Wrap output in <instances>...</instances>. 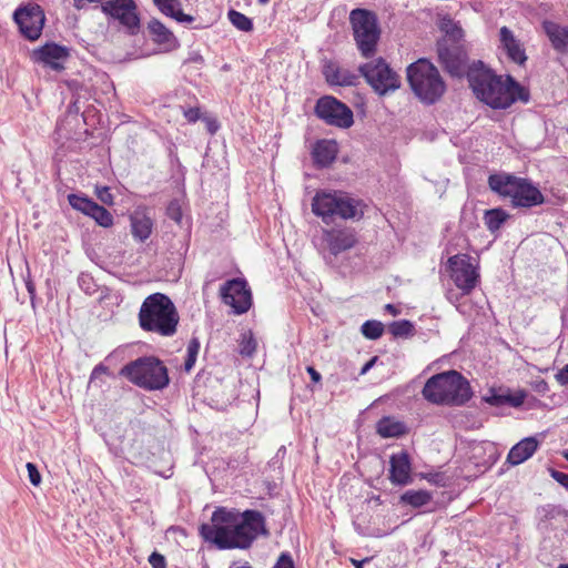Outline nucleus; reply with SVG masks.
<instances>
[{
    "instance_id": "1",
    "label": "nucleus",
    "mask_w": 568,
    "mask_h": 568,
    "mask_svg": "<svg viewBox=\"0 0 568 568\" xmlns=\"http://www.w3.org/2000/svg\"><path fill=\"white\" fill-rule=\"evenodd\" d=\"M205 541L219 549H247L260 535H267L264 516L257 510H226L219 508L211 523L200 527Z\"/></svg>"
},
{
    "instance_id": "2",
    "label": "nucleus",
    "mask_w": 568,
    "mask_h": 568,
    "mask_svg": "<svg viewBox=\"0 0 568 568\" xmlns=\"http://www.w3.org/2000/svg\"><path fill=\"white\" fill-rule=\"evenodd\" d=\"M467 79L475 97L493 109H507L517 100H528L524 88L510 75H497L481 61L468 67Z\"/></svg>"
},
{
    "instance_id": "3",
    "label": "nucleus",
    "mask_w": 568,
    "mask_h": 568,
    "mask_svg": "<svg viewBox=\"0 0 568 568\" xmlns=\"http://www.w3.org/2000/svg\"><path fill=\"white\" fill-rule=\"evenodd\" d=\"M179 313L169 296L162 293L149 295L139 312L142 329L161 336H173L179 324Z\"/></svg>"
},
{
    "instance_id": "4",
    "label": "nucleus",
    "mask_w": 568,
    "mask_h": 568,
    "mask_svg": "<svg viewBox=\"0 0 568 568\" xmlns=\"http://www.w3.org/2000/svg\"><path fill=\"white\" fill-rule=\"evenodd\" d=\"M422 394L427 402L436 405H463L471 396L468 381L457 371L432 376Z\"/></svg>"
},
{
    "instance_id": "5",
    "label": "nucleus",
    "mask_w": 568,
    "mask_h": 568,
    "mask_svg": "<svg viewBox=\"0 0 568 568\" xmlns=\"http://www.w3.org/2000/svg\"><path fill=\"white\" fill-rule=\"evenodd\" d=\"M443 38L437 42V54L440 64L453 77H460L467 69V52L464 47V31L449 18L442 20Z\"/></svg>"
},
{
    "instance_id": "6",
    "label": "nucleus",
    "mask_w": 568,
    "mask_h": 568,
    "mask_svg": "<svg viewBox=\"0 0 568 568\" xmlns=\"http://www.w3.org/2000/svg\"><path fill=\"white\" fill-rule=\"evenodd\" d=\"M491 191L508 197L514 207L530 209L544 203L542 193L530 181L510 174H491L488 178Z\"/></svg>"
},
{
    "instance_id": "7",
    "label": "nucleus",
    "mask_w": 568,
    "mask_h": 568,
    "mask_svg": "<svg viewBox=\"0 0 568 568\" xmlns=\"http://www.w3.org/2000/svg\"><path fill=\"white\" fill-rule=\"evenodd\" d=\"M312 211L326 224L334 222L337 217L361 219L364 214L361 201L337 191L317 192L312 201Z\"/></svg>"
},
{
    "instance_id": "8",
    "label": "nucleus",
    "mask_w": 568,
    "mask_h": 568,
    "mask_svg": "<svg viewBox=\"0 0 568 568\" xmlns=\"http://www.w3.org/2000/svg\"><path fill=\"white\" fill-rule=\"evenodd\" d=\"M407 80L416 97L427 104L435 103L446 90L437 68L425 59L407 68Z\"/></svg>"
},
{
    "instance_id": "9",
    "label": "nucleus",
    "mask_w": 568,
    "mask_h": 568,
    "mask_svg": "<svg viewBox=\"0 0 568 568\" xmlns=\"http://www.w3.org/2000/svg\"><path fill=\"white\" fill-rule=\"evenodd\" d=\"M121 375L145 389H162L169 384L166 367L155 357H141L121 369Z\"/></svg>"
},
{
    "instance_id": "10",
    "label": "nucleus",
    "mask_w": 568,
    "mask_h": 568,
    "mask_svg": "<svg viewBox=\"0 0 568 568\" xmlns=\"http://www.w3.org/2000/svg\"><path fill=\"white\" fill-rule=\"evenodd\" d=\"M349 21L362 55L365 58L373 55L381 33L376 16L365 9H355L349 14Z\"/></svg>"
},
{
    "instance_id": "11",
    "label": "nucleus",
    "mask_w": 568,
    "mask_h": 568,
    "mask_svg": "<svg viewBox=\"0 0 568 568\" xmlns=\"http://www.w3.org/2000/svg\"><path fill=\"white\" fill-rule=\"evenodd\" d=\"M358 71L379 95H385L400 87L398 74L382 58L362 64Z\"/></svg>"
},
{
    "instance_id": "12",
    "label": "nucleus",
    "mask_w": 568,
    "mask_h": 568,
    "mask_svg": "<svg viewBox=\"0 0 568 568\" xmlns=\"http://www.w3.org/2000/svg\"><path fill=\"white\" fill-rule=\"evenodd\" d=\"M449 275L463 295L469 294L477 285L479 274L467 254H456L448 258Z\"/></svg>"
},
{
    "instance_id": "13",
    "label": "nucleus",
    "mask_w": 568,
    "mask_h": 568,
    "mask_svg": "<svg viewBox=\"0 0 568 568\" xmlns=\"http://www.w3.org/2000/svg\"><path fill=\"white\" fill-rule=\"evenodd\" d=\"M315 113L331 125L349 128L354 123L352 110L333 97L321 98L316 103Z\"/></svg>"
},
{
    "instance_id": "14",
    "label": "nucleus",
    "mask_w": 568,
    "mask_h": 568,
    "mask_svg": "<svg viewBox=\"0 0 568 568\" xmlns=\"http://www.w3.org/2000/svg\"><path fill=\"white\" fill-rule=\"evenodd\" d=\"M101 9L105 14L118 20L130 34L138 33L140 18L133 0H106L102 2Z\"/></svg>"
},
{
    "instance_id": "15",
    "label": "nucleus",
    "mask_w": 568,
    "mask_h": 568,
    "mask_svg": "<svg viewBox=\"0 0 568 568\" xmlns=\"http://www.w3.org/2000/svg\"><path fill=\"white\" fill-rule=\"evenodd\" d=\"M13 19L21 33L29 40H37L41 36L44 24V13L38 4H27L14 11Z\"/></svg>"
},
{
    "instance_id": "16",
    "label": "nucleus",
    "mask_w": 568,
    "mask_h": 568,
    "mask_svg": "<svg viewBox=\"0 0 568 568\" xmlns=\"http://www.w3.org/2000/svg\"><path fill=\"white\" fill-rule=\"evenodd\" d=\"M225 304L230 305L235 314L246 313L252 305L251 291L244 280L234 278L226 282L221 288Z\"/></svg>"
},
{
    "instance_id": "17",
    "label": "nucleus",
    "mask_w": 568,
    "mask_h": 568,
    "mask_svg": "<svg viewBox=\"0 0 568 568\" xmlns=\"http://www.w3.org/2000/svg\"><path fill=\"white\" fill-rule=\"evenodd\" d=\"M323 242L333 255L352 248L357 240L355 232L351 229L323 230Z\"/></svg>"
},
{
    "instance_id": "18",
    "label": "nucleus",
    "mask_w": 568,
    "mask_h": 568,
    "mask_svg": "<svg viewBox=\"0 0 568 568\" xmlns=\"http://www.w3.org/2000/svg\"><path fill=\"white\" fill-rule=\"evenodd\" d=\"M499 42L500 48L505 51L509 60L519 65H523L527 61L523 43L508 27L504 26L499 29Z\"/></svg>"
},
{
    "instance_id": "19",
    "label": "nucleus",
    "mask_w": 568,
    "mask_h": 568,
    "mask_svg": "<svg viewBox=\"0 0 568 568\" xmlns=\"http://www.w3.org/2000/svg\"><path fill=\"white\" fill-rule=\"evenodd\" d=\"M389 464V479L394 485L404 486L412 483V466L409 456L406 452L393 454L390 456Z\"/></svg>"
},
{
    "instance_id": "20",
    "label": "nucleus",
    "mask_w": 568,
    "mask_h": 568,
    "mask_svg": "<svg viewBox=\"0 0 568 568\" xmlns=\"http://www.w3.org/2000/svg\"><path fill=\"white\" fill-rule=\"evenodd\" d=\"M323 74L329 85L352 87L358 82V75L336 62L328 61L323 67Z\"/></svg>"
},
{
    "instance_id": "21",
    "label": "nucleus",
    "mask_w": 568,
    "mask_h": 568,
    "mask_svg": "<svg viewBox=\"0 0 568 568\" xmlns=\"http://www.w3.org/2000/svg\"><path fill=\"white\" fill-rule=\"evenodd\" d=\"M34 57L44 65L59 71L63 69V61L68 58V50L64 47L51 43L34 51Z\"/></svg>"
},
{
    "instance_id": "22",
    "label": "nucleus",
    "mask_w": 568,
    "mask_h": 568,
    "mask_svg": "<svg viewBox=\"0 0 568 568\" xmlns=\"http://www.w3.org/2000/svg\"><path fill=\"white\" fill-rule=\"evenodd\" d=\"M538 446L536 437H526L511 447L507 462L514 466L520 465L536 453Z\"/></svg>"
},
{
    "instance_id": "23",
    "label": "nucleus",
    "mask_w": 568,
    "mask_h": 568,
    "mask_svg": "<svg viewBox=\"0 0 568 568\" xmlns=\"http://www.w3.org/2000/svg\"><path fill=\"white\" fill-rule=\"evenodd\" d=\"M544 30L555 50L561 52L568 50V26H560L556 22L545 21Z\"/></svg>"
},
{
    "instance_id": "24",
    "label": "nucleus",
    "mask_w": 568,
    "mask_h": 568,
    "mask_svg": "<svg viewBox=\"0 0 568 568\" xmlns=\"http://www.w3.org/2000/svg\"><path fill=\"white\" fill-rule=\"evenodd\" d=\"M337 144L333 140H321L313 148L314 162L320 166L329 165L336 158Z\"/></svg>"
},
{
    "instance_id": "25",
    "label": "nucleus",
    "mask_w": 568,
    "mask_h": 568,
    "mask_svg": "<svg viewBox=\"0 0 568 568\" xmlns=\"http://www.w3.org/2000/svg\"><path fill=\"white\" fill-rule=\"evenodd\" d=\"M148 30L152 40L165 49L174 48L176 44V38L174 34L158 19H152L148 23Z\"/></svg>"
},
{
    "instance_id": "26",
    "label": "nucleus",
    "mask_w": 568,
    "mask_h": 568,
    "mask_svg": "<svg viewBox=\"0 0 568 568\" xmlns=\"http://www.w3.org/2000/svg\"><path fill=\"white\" fill-rule=\"evenodd\" d=\"M376 519L372 515L363 513L354 518L353 525L355 530L364 537L381 538L386 536L387 531L375 527Z\"/></svg>"
},
{
    "instance_id": "27",
    "label": "nucleus",
    "mask_w": 568,
    "mask_h": 568,
    "mask_svg": "<svg viewBox=\"0 0 568 568\" xmlns=\"http://www.w3.org/2000/svg\"><path fill=\"white\" fill-rule=\"evenodd\" d=\"M131 232L135 240L144 242L152 233V220L142 212H134L130 216Z\"/></svg>"
},
{
    "instance_id": "28",
    "label": "nucleus",
    "mask_w": 568,
    "mask_h": 568,
    "mask_svg": "<svg viewBox=\"0 0 568 568\" xmlns=\"http://www.w3.org/2000/svg\"><path fill=\"white\" fill-rule=\"evenodd\" d=\"M153 2L163 14L180 23H192L194 21V17L186 14L181 10L178 0H153Z\"/></svg>"
},
{
    "instance_id": "29",
    "label": "nucleus",
    "mask_w": 568,
    "mask_h": 568,
    "mask_svg": "<svg viewBox=\"0 0 568 568\" xmlns=\"http://www.w3.org/2000/svg\"><path fill=\"white\" fill-rule=\"evenodd\" d=\"M377 433L384 438L398 437L405 433V426L400 422L384 417L377 424Z\"/></svg>"
},
{
    "instance_id": "30",
    "label": "nucleus",
    "mask_w": 568,
    "mask_h": 568,
    "mask_svg": "<svg viewBox=\"0 0 568 568\" xmlns=\"http://www.w3.org/2000/svg\"><path fill=\"white\" fill-rule=\"evenodd\" d=\"M430 499L432 495L426 490H407L400 497V500L404 504L410 505L415 508L428 504Z\"/></svg>"
},
{
    "instance_id": "31",
    "label": "nucleus",
    "mask_w": 568,
    "mask_h": 568,
    "mask_svg": "<svg viewBox=\"0 0 568 568\" xmlns=\"http://www.w3.org/2000/svg\"><path fill=\"white\" fill-rule=\"evenodd\" d=\"M508 214L501 209H491L485 212L484 221L487 229L496 232L500 229L501 224L507 220Z\"/></svg>"
},
{
    "instance_id": "32",
    "label": "nucleus",
    "mask_w": 568,
    "mask_h": 568,
    "mask_svg": "<svg viewBox=\"0 0 568 568\" xmlns=\"http://www.w3.org/2000/svg\"><path fill=\"white\" fill-rule=\"evenodd\" d=\"M68 200H69L70 205L74 210H78V211L84 213L85 215H89L92 212L94 205L97 204L91 199L81 196L78 194H70L68 196Z\"/></svg>"
},
{
    "instance_id": "33",
    "label": "nucleus",
    "mask_w": 568,
    "mask_h": 568,
    "mask_svg": "<svg viewBox=\"0 0 568 568\" xmlns=\"http://www.w3.org/2000/svg\"><path fill=\"white\" fill-rule=\"evenodd\" d=\"M227 17L231 23L240 31L250 32L253 30L252 20L245 14L232 9L229 11Z\"/></svg>"
},
{
    "instance_id": "34",
    "label": "nucleus",
    "mask_w": 568,
    "mask_h": 568,
    "mask_svg": "<svg viewBox=\"0 0 568 568\" xmlns=\"http://www.w3.org/2000/svg\"><path fill=\"white\" fill-rule=\"evenodd\" d=\"M361 332L368 339H377L384 333V325L379 321L369 320L363 323Z\"/></svg>"
},
{
    "instance_id": "35",
    "label": "nucleus",
    "mask_w": 568,
    "mask_h": 568,
    "mask_svg": "<svg viewBox=\"0 0 568 568\" xmlns=\"http://www.w3.org/2000/svg\"><path fill=\"white\" fill-rule=\"evenodd\" d=\"M388 329L394 337H408L414 333V325L407 320H402L390 323Z\"/></svg>"
},
{
    "instance_id": "36",
    "label": "nucleus",
    "mask_w": 568,
    "mask_h": 568,
    "mask_svg": "<svg viewBox=\"0 0 568 568\" xmlns=\"http://www.w3.org/2000/svg\"><path fill=\"white\" fill-rule=\"evenodd\" d=\"M94 221L103 226V227H110L113 224V216L112 214L104 209L103 206L99 205L98 203L94 205L92 212L89 214Z\"/></svg>"
},
{
    "instance_id": "37",
    "label": "nucleus",
    "mask_w": 568,
    "mask_h": 568,
    "mask_svg": "<svg viewBox=\"0 0 568 568\" xmlns=\"http://www.w3.org/2000/svg\"><path fill=\"white\" fill-rule=\"evenodd\" d=\"M199 351H200V342L197 338H192L189 344H187V348H186V358H185V362H184V369L185 372H190L194 365H195V362H196V358H197V355H199Z\"/></svg>"
},
{
    "instance_id": "38",
    "label": "nucleus",
    "mask_w": 568,
    "mask_h": 568,
    "mask_svg": "<svg viewBox=\"0 0 568 568\" xmlns=\"http://www.w3.org/2000/svg\"><path fill=\"white\" fill-rule=\"evenodd\" d=\"M257 343L251 332L242 334L240 342V354L251 357L256 351Z\"/></svg>"
},
{
    "instance_id": "39",
    "label": "nucleus",
    "mask_w": 568,
    "mask_h": 568,
    "mask_svg": "<svg viewBox=\"0 0 568 568\" xmlns=\"http://www.w3.org/2000/svg\"><path fill=\"white\" fill-rule=\"evenodd\" d=\"M538 514L541 520H551L561 515H566V511L559 506L546 505L538 509Z\"/></svg>"
},
{
    "instance_id": "40",
    "label": "nucleus",
    "mask_w": 568,
    "mask_h": 568,
    "mask_svg": "<svg viewBox=\"0 0 568 568\" xmlns=\"http://www.w3.org/2000/svg\"><path fill=\"white\" fill-rule=\"evenodd\" d=\"M95 195L102 203L108 205L113 204V195L108 186H97Z\"/></svg>"
},
{
    "instance_id": "41",
    "label": "nucleus",
    "mask_w": 568,
    "mask_h": 568,
    "mask_svg": "<svg viewBox=\"0 0 568 568\" xmlns=\"http://www.w3.org/2000/svg\"><path fill=\"white\" fill-rule=\"evenodd\" d=\"M485 400L493 406H503L507 404V393L499 394L494 390L490 392V395L485 397Z\"/></svg>"
},
{
    "instance_id": "42",
    "label": "nucleus",
    "mask_w": 568,
    "mask_h": 568,
    "mask_svg": "<svg viewBox=\"0 0 568 568\" xmlns=\"http://www.w3.org/2000/svg\"><path fill=\"white\" fill-rule=\"evenodd\" d=\"M28 470L29 480L32 485L39 486L41 483V475L33 463H27L26 465Z\"/></svg>"
},
{
    "instance_id": "43",
    "label": "nucleus",
    "mask_w": 568,
    "mask_h": 568,
    "mask_svg": "<svg viewBox=\"0 0 568 568\" xmlns=\"http://www.w3.org/2000/svg\"><path fill=\"white\" fill-rule=\"evenodd\" d=\"M149 562L153 568H165V558L159 552H152Z\"/></svg>"
},
{
    "instance_id": "44",
    "label": "nucleus",
    "mask_w": 568,
    "mask_h": 568,
    "mask_svg": "<svg viewBox=\"0 0 568 568\" xmlns=\"http://www.w3.org/2000/svg\"><path fill=\"white\" fill-rule=\"evenodd\" d=\"M524 399H525L524 393H518L515 395L507 393V405H509V406L518 407V406L523 405Z\"/></svg>"
},
{
    "instance_id": "45",
    "label": "nucleus",
    "mask_w": 568,
    "mask_h": 568,
    "mask_svg": "<svg viewBox=\"0 0 568 568\" xmlns=\"http://www.w3.org/2000/svg\"><path fill=\"white\" fill-rule=\"evenodd\" d=\"M274 568H294L292 557L288 554H282Z\"/></svg>"
},
{
    "instance_id": "46",
    "label": "nucleus",
    "mask_w": 568,
    "mask_h": 568,
    "mask_svg": "<svg viewBox=\"0 0 568 568\" xmlns=\"http://www.w3.org/2000/svg\"><path fill=\"white\" fill-rule=\"evenodd\" d=\"M168 215L176 223H180L182 220V212L180 207L174 203H171L170 206L168 207Z\"/></svg>"
},
{
    "instance_id": "47",
    "label": "nucleus",
    "mask_w": 568,
    "mask_h": 568,
    "mask_svg": "<svg viewBox=\"0 0 568 568\" xmlns=\"http://www.w3.org/2000/svg\"><path fill=\"white\" fill-rule=\"evenodd\" d=\"M551 477L566 489H568V474L552 469Z\"/></svg>"
},
{
    "instance_id": "48",
    "label": "nucleus",
    "mask_w": 568,
    "mask_h": 568,
    "mask_svg": "<svg viewBox=\"0 0 568 568\" xmlns=\"http://www.w3.org/2000/svg\"><path fill=\"white\" fill-rule=\"evenodd\" d=\"M555 377L560 385H568V364L559 369Z\"/></svg>"
},
{
    "instance_id": "49",
    "label": "nucleus",
    "mask_w": 568,
    "mask_h": 568,
    "mask_svg": "<svg viewBox=\"0 0 568 568\" xmlns=\"http://www.w3.org/2000/svg\"><path fill=\"white\" fill-rule=\"evenodd\" d=\"M184 116L190 121V122H195L200 119V110L199 109H194V108H191V109H187L185 112H184Z\"/></svg>"
},
{
    "instance_id": "50",
    "label": "nucleus",
    "mask_w": 568,
    "mask_h": 568,
    "mask_svg": "<svg viewBox=\"0 0 568 568\" xmlns=\"http://www.w3.org/2000/svg\"><path fill=\"white\" fill-rule=\"evenodd\" d=\"M204 121H205V124H206V130L211 134H214L219 130V123H217V121L215 119L205 118Z\"/></svg>"
},
{
    "instance_id": "51",
    "label": "nucleus",
    "mask_w": 568,
    "mask_h": 568,
    "mask_svg": "<svg viewBox=\"0 0 568 568\" xmlns=\"http://www.w3.org/2000/svg\"><path fill=\"white\" fill-rule=\"evenodd\" d=\"M306 371H307V373L310 374V376H311V378H312V381H313L314 383H320V382H321L322 376H321V374H320V373H318V372H317L313 366H308V367L306 368Z\"/></svg>"
},
{
    "instance_id": "52",
    "label": "nucleus",
    "mask_w": 568,
    "mask_h": 568,
    "mask_svg": "<svg viewBox=\"0 0 568 568\" xmlns=\"http://www.w3.org/2000/svg\"><path fill=\"white\" fill-rule=\"evenodd\" d=\"M375 361H376V358H373V359H371L369 362H367V363L363 366V368H362V371H361V374L363 375V374L367 373V371H368V369L374 365Z\"/></svg>"
},
{
    "instance_id": "53",
    "label": "nucleus",
    "mask_w": 568,
    "mask_h": 568,
    "mask_svg": "<svg viewBox=\"0 0 568 568\" xmlns=\"http://www.w3.org/2000/svg\"><path fill=\"white\" fill-rule=\"evenodd\" d=\"M385 310L394 316L398 314L397 308L393 304H386Z\"/></svg>"
},
{
    "instance_id": "54",
    "label": "nucleus",
    "mask_w": 568,
    "mask_h": 568,
    "mask_svg": "<svg viewBox=\"0 0 568 568\" xmlns=\"http://www.w3.org/2000/svg\"><path fill=\"white\" fill-rule=\"evenodd\" d=\"M105 371H106V368H105V367H103L102 365H99V366H97V367L93 369L92 375H95L98 372H105Z\"/></svg>"
},
{
    "instance_id": "55",
    "label": "nucleus",
    "mask_w": 568,
    "mask_h": 568,
    "mask_svg": "<svg viewBox=\"0 0 568 568\" xmlns=\"http://www.w3.org/2000/svg\"><path fill=\"white\" fill-rule=\"evenodd\" d=\"M27 290L28 292L32 295L34 293V287H33V284L31 282H28L27 283Z\"/></svg>"
},
{
    "instance_id": "56",
    "label": "nucleus",
    "mask_w": 568,
    "mask_h": 568,
    "mask_svg": "<svg viewBox=\"0 0 568 568\" xmlns=\"http://www.w3.org/2000/svg\"><path fill=\"white\" fill-rule=\"evenodd\" d=\"M363 562H364V561H356V560H353V564L355 565V568H363Z\"/></svg>"
},
{
    "instance_id": "57",
    "label": "nucleus",
    "mask_w": 568,
    "mask_h": 568,
    "mask_svg": "<svg viewBox=\"0 0 568 568\" xmlns=\"http://www.w3.org/2000/svg\"><path fill=\"white\" fill-rule=\"evenodd\" d=\"M557 568H568V562L567 564H560Z\"/></svg>"
},
{
    "instance_id": "58",
    "label": "nucleus",
    "mask_w": 568,
    "mask_h": 568,
    "mask_svg": "<svg viewBox=\"0 0 568 568\" xmlns=\"http://www.w3.org/2000/svg\"><path fill=\"white\" fill-rule=\"evenodd\" d=\"M230 568H234V567H230ZM235 568H252V567L248 565H244V566H240V567H235Z\"/></svg>"
},
{
    "instance_id": "59",
    "label": "nucleus",
    "mask_w": 568,
    "mask_h": 568,
    "mask_svg": "<svg viewBox=\"0 0 568 568\" xmlns=\"http://www.w3.org/2000/svg\"><path fill=\"white\" fill-rule=\"evenodd\" d=\"M260 3L265 4L268 2V0H258Z\"/></svg>"
},
{
    "instance_id": "60",
    "label": "nucleus",
    "mask_w": 568,
    "mask_h": 568,
    "mask_svg": "<svg viewBox=\"0 0 568 568\" xmlns=\"http://www.w3.org/2000/svg\"><path fill=\"white\" fill-rule=\"evenodd\" d=\"M564 457L568 460V452L564 453Z\"/></svg>"
}]
</instances>
